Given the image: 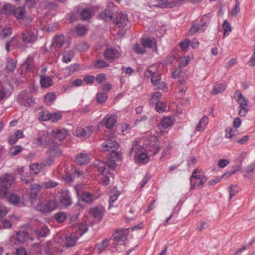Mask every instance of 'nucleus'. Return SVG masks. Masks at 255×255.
<instances>
[{
  "instance_id": "1",
  "label": "nucleus",
  "mask_w": 255,
  "mask_h": 255,
  "mask_svg": "<svg viewBox=\"0 0 255 255\" xmlns=\"http://www.w3.org/2000/svg\"><path fill=\"white\" fill-rule=\"evenodd\" d=\"M160 150L159 140L157 136L151 135L147 138L144 145H139L136 140L132 142V146L130 150L131 154L135 152L133 159L136 163L145 164L149 161V155H156Z\"/></svg>"
},
{
  "instance_id": "2",
  "label": "nucleus",
  "mask_w": 255,
  "mask_h": 255,
  "mask_svg": "<svg viewBox=\"0 0 255 255\" xmlns=\"http://www.w3.org/2000/svg\"><path fill=\"white\" fill-rule=\"evenodd\" d=\"M36 143L41 146L49 147L48 154L53 156H57L61 154V150L57 143L52 139L51 131L40 132L35 139Z\"/></svg>"
},
{
  "instance_id": "3",
  "label": "nucleus",
  "mask_w": 255,
  "mask_h": 255,
  "mask_svg": "<svg viewBox=\"0 0 255 255\" xmlns=\"http://www.w3.org/2000/svg\"><path fill=\"white\" fill-rule=\"evenodd\" d=\"M128 235V229L118 230L114 234L112 237L114 238V246L116 250H122L125 249Z\"/></svg>"
},
{
  "instance_id": "4",
  "label": "nucleus",
  "mask_w": 255,
  "mask_h": 255,
  "mask_svg": "<svg viewBox=\"0 0 255 255\" xmlns=\"http://www.w3.org/2000/svg\"><path fill=\"white\" fill-rule=\"evenodd\" d=\"M162 65L159 63H155L148 67L144 72L147 77H150L151 82L153 85H156L159 80H161V74L159 73Z\"/></svg>"
},
{
  "instance_id": "5",
  "label": "nucleus",
  "mask_w": 255,
  "mask_h": 255,
  "mask_svg": "<svg viewBox=\"0 0 255 255\" xmlns=\"http://www.w3.org/2000/svg\"><path fill=\"white\" fill-rule=\"evenodd\" d=\"M206 181V176L201 174L196 169L194 171L190 178L191 188L200 189Z\"/></svg>"
},
{
  "instance_id": "6",
  "label": "nucleus",
  "mask_w": 255,
  "mask_h": 255,
  "mask_svg": "<svg viewBox=\"0 0 255 255\" xmlns=\"http://www.w3.org/2000/svg\"><path fill=\"white\" fill-rule=\"evenodd\" d=\"M13 177L11 174H5L0 177V196L3 197L8 193L11 186Z\"/></svg>"
},
{
  "instance_id": "7",
  "label": "nucleus",
  "mask_w": 255,
  "mask_h": 255,
  "mask_svg": "<svg viewBox=\"0 0 255 255\" xmlns=\"http://www.w3.org/2000/svg\"><path fill=\"white\" fill-rule=\"evenodd\" d=\"M211 19L209 14H205L201 19V23L193 24L188 31V34L192 35L197 32H203L208 26Z\"/></svg>"
},
{
  "instance_id": "8",
  "label": "nucleus",
  "mask_w": 255,
  "mask_h": 255,
  "mask_svg": "<svg viewBox=\"0 0 255 255\" xmlns=\"http://www.w3.org/2000/svg\"><path fill=\"white\" fill-rule=\"evenodd\" d=\"M94 165L97 168L98 171L101 173L100 181L104 185H107L109 184V176L107 174H110L109 167L106 166V164L104 162L97 161Z\"/></svg>"
},
{
  "instance_id": "9",
  "label": "nucleus",
  "mask_w": 255,
  "mask_h": 255,
  "mask_svg": "<svg viewBox=\"0 0 255 255\" xmlns=\"http://www.w3.org/2000/svg\"><path fill=\"white\" fill-rule=\"evenodd\" d=\"M56 201L52 200L44 202L39 201L36 206V209L41 212L48 213L56 209Z\"/></svg>"
},
{
  "instance_id": "10",
  "label": "nucleus",
  "mask_w": 255,
  "mask_h": 255,
  "mask_svg": "<svg viewBox=\"0 0 255 255\" xmlns=\"http://www.w3.org/2000/svg\"><path fill=\"white\" fill-rule=\"evenodd\" d=\"M128 19L127 14L119 13L116 18V26L120 29V34H124L128 27Z\"/></svg>"
},
{
  "instance_id": "11",
  "label": "nucleus",
  "mask_w": 255,
  "mask_h": 255,
  "mask_svg": "<svg viewBox=\"0 0 255 255\" xmlns=\"http://www.w3.org/2000/svg\"><path fill=\"white\" fill-rule=\"evenodd\" d=\"M18 103L25 107H31L34 104V100L26 91L20 92L17 97Z\"/></svg>"
},
{
  "instance_id": "12",
  "label": "nucleus",
  "mask_w": 255,
  "mask_h": 255,
  "mask_svg": "<svg viewBox=\"0 0 255 255\" xmlns=\"http://www.w3.org/2000/svg\"><path fill=\"white\" fill-rule=\"evenodd\" d=\"M93 129L92 126L87 127L85 128L79 127L75 129V135L78 137L86 139L92 134Z\"/></svg>"
},
{
  "instance_id": "13",
  "label": "nucleus",
  "mask_w": 255,
  "mask_h": 255,
  "mask_svg": "<svg viewBox=\"0 0 255 255\" xmlns=\"http://www.w3.org/2000/svg\"><path fill=\"white\" fill-rule=\"evenodd\" d=\"M51 135L55 139L62 141L69 137V132L65 128H56L51 130Z\"/></svg>"
},
{
  "instance_id": "14",
  "label": "nucleus",
  "mask_w": 255,
  "mask_h": 255,
  "mask_svg": "<svg viewBox=\"0 0 255 255\" xmlns=\"http://www.w3.org/2000/svg\"><path fill=\"white\" fill-rule=\"evenodd\" d=\"M120 158L121 154L117 150L111 151L110 159L105 163L107 167L114 169L116 166V161L119 160Z\"/></svg>"
},
{
  "instance_id": "15",
  "label": "nucleus",
  "mask_w": 255,
  "mask_h": 255,
  "mask_svg": "<svg viewBox=\"0 0 255 255\" xmlns=\"http://www.w3.org/2000/svg\"><path fill=\"white\" fill-rule=\"evenodd\" d=\"M121 54L120 50L115 48L107 49L105 52V58L111 61L114 62L119 58Z\"/></svg>"
},
{
  "instance_id": "16",
  "label": "nucleus",
  "mask_w": 255,
  "mask_h": 255,
  "mask_svg": "<svg viewBox=\"0 0 255 255\" xmlns=\"http://www.w3.org/2000/svg\"><path fill=\"white\" fill-rule=\"evenodd\" d=\"M117 117L116 115H107L102 121L105 127L108 129H112L117 123Z\"/></svg>"
},
{
  "instance_id": "17",
  "label": "nucleus",
  "mask_w": 255,
  "mask_h": 255,
  "mask_svg": "<svg viewBox=\"0 0 255 255\" xmlns=\"http://www.w3.org/2000/svg\"><path fill=\"white\" fill-rule=\"evenodd\" d=\"M102 145L104 150L109 151L117 150L119 146L118 142L113 139H107Z\"/></svg>"
},
{
  "instance_id": "18",
  "label": "nucleus",
  "mask_w": 255,
  "mask_h": 255,
  "mask_svg": "<svg viewBox=\"0 0 255 255\" xmlns=\"http://www.w3.org/2000/svg\"><path fill=\"white\" fill-rule=\"evenodd\" d=\"M171 76L173 78H179V82L181 84H184L187 79V76L181 68H177L172 72Z\"/></svg>"
},
{
  "instance_id": "19",
  "label": "nucleus",
  "mask_w": 255,
  "mask_h": 255,
  "mask_svg": "<svg viewBox=\"0 0 255 255\" xmlns=\"http://www.w3.org/2000/svg\"><path fill=\"white\" fill-rule=\"evenodd\" d=\"M142 45L144 48H150L157 51L156 40L155 38H144L142 39Z\"/></svg>"
},
{
  "instance_id": "20",
  "label": "nucleus",
  "mask_w": 255,
  "mask_h": 255,
  "mask_svg": "<svg viewBox=\"0 0 255 255\" xmlns=\"http://www.w3.org/2000/svg\"><path fill=\"white\" fill-rule=\"evenodd\" d=\"M61 204L64 206H68L71 204L72 200L69 192L66 190L62 191V194L60 198Z\"/></svg>"
},
{
  "instance_id": "21",
  "label": "nucleus",
  "mask_w": 255,
  "mask_h": 255,
  "mask_svg": "<svg viewBox=\"0 0 255 255\" xmlns=\"http://www.w3.org/2000/svg\"><path fill=\"white\" fill-rule=\"evenodd\" d=\"M234 98L240 107H248V100L244 97L239 91H236Z\"/></svg>"
},
{
  "instance_id": "22",
  "label": "nucleus",
  "mask_w": 255,
  "mask_h": 255,
  "mask_svg": "<svg viewBox=\"0 0 255 255\" xmlns=\"http://www.w3.org/2000/svg\"><path fill=\"white\" fill-rule=\"evenodd\" d=\"M104 211V208L102 206L96 207L91 209L93 217L98 221L102 218Z\"/></svg>"
},
{
  "instance_id": "23",
  "label": "nucleus",
  "mask_w": 255,
  "mask_h": 255,
  "mask_svg": "<svg viewBox=\"0 0 255 255\" xmlns=\"http://www.w3.org/2000/svg\"><path fill=\"white\" fill-rule=\"evenodd\" d=\"M36 38L35 34L29 30L26 31L22 35L23 41L27 43L34 42Z\"/></svg>"
},
{
  "instance_id": "24",
  "label": "nucleus",
  "mask_w": 255,
  "mask_h": 255,
  "mask_svg": "<svg viewBox=\"0 0 255 255\" xmlns=\"http://www.w3.org/2000/svg\"><path fill=\"white\" fill-rule=\"evenodd\" d=\"M66 43L65 37L63 34L57 35L54 37L53 44L57 47H62Z\"/></svg>"
},
{
  "instance_id": "25",
  "label": "nucleus",
  "mask_w": 255,
  "mask_h": 255,
  "mask_svg": "<svg viewBox=\"0 0 255 255\" xmlns=\"http://www.w3.org/2000/svg\"><path fill=\"white\" fill-rule=\"evenodd\" d=\"M174 123V120L173 118L166 117L162 119L160 121V124L162 128L164 129L170 128Z\"/></svg>"
},
{
  "instance_id": "26",
  "label": "nucleus",
  "mask_w": 255,
  "mask_h": 255,
  "mask_svg": "<svg viewBox=\"0 0 255 255\" xmlns=\"http://www.w3.org/2000/svg\"><path fill=\"white\" fill-rule=\"evenodd\" d=\"M109 245V240L108 239L104 240L101 243H98L94 248V251L98 254L101 253L104 251Z\"/></svg>"
},
{
  "instance_id": "27",
  "label": "nucleus",
  "mask_w": 255,
  "mask_h": 255,
  "mask_svg": "<svg viewBox=\"0 0 255 255\" xmlns=\"http://www.w3.org/2000/svg\"><path fill=\"white\" fill-rule=\"evenodd\" d=\"M76 160L79 164L84 165L88 163L90 159L87 153H81L76 156Z\"/></svg>"
},
{
  "instance_id": "28",
  "label": "nucleus",
  "mask_w": 255,
  "mask_h": 255,
  "mask_svg": "<svg viewBox=\"0 0 255 255\" xmlns=\"http://www.w3.org/2000/svg\"><path fill=\"white\" fill-rule=\"evenodd\" d=\"M88 231L87 225L85 224L80 223L75 227L76 236L81 237Z\"/></svg>"
},
{
  "instance_id": "29",
  "label": "nucleus",
  "mask_w": 255,
  "mask_h": 255,
  "mask_svg": "<svg viewBox=\"0 0 255 255\" xmlns=\"http://www.w3.org/2000/svg\"><path fill=\"white\" fill-rule=\"evenodd\" d=\"M208 122L209 120L207 117L204 116L202 117L196 126V130L199 131H203L206 128Z\"/></svg>"
},
{
  "instance_id": "30",
  "label": "nucleus",
  "mask_w": 255,
  "mask_h": 255,
  "mask_svg": "<svg viewBox=\"0 0 255 255\" xmlns=\"http://www.w3.org/2000/svg\"><path fill=\"white\" fill-rule=\"evenodd\" d=\"M40 83L42 88H47L52 85V81L51 79L48 76L45 75L41 76Z\"/></svg>"
},
{
  "instance_id": "31",
  "label": "nucleus",
  "mask_w": 255,
  "mask_h": 255,
  "mask_svg": "<svg viewBox=\"0 0 255 255\" xmlns=\"http://www.w3.org/2000/svg\"><path fill=\"white\" fill-rule=\"evenodd\" d=\"M42 188L41 185L37 184H34L31 185L29 197L31 199H34L37 196L40 189Z\"/></svg>"
},
{
  "instance_id": "32",
  "label": "nucleus",
  "mask_w": 255,
  "mask_h": 255,
  "mask_svg": "<svg viewBox=\"0 0 255 255\" xmlns=\"http://www.w3.org/2000/svg\"><path fill=\"white\" fill-rule=\"evenodd\" d=\"M120 195L119 192L117 188L114 187L109 193V204L110 207L112 206V204L116 201Z\"/></svg>"
},
{
  "instance_id": "33",
  "label": "nucleus",
  "mask_w": 255,
  "mask_h": 255,
  "mask_svg": "<svg viewBox=\"0 0 255 255\" xmlns=\"http://www.w3.org/2000/svg\"><path fill=\"white\" fill-rule=\"evenodd\" d=\"M74 53L72 50H68L63 52L62 61L66 63H69L71 61L74 57Z\"/></svg>"
},
{
  "instance_id": "34",
  "label": "nucleus",
  "mask_w": 255,
  "mask_h": 255,
  "mask_svg": "<svg viewBox=\"0 0 255 255\" xmlns=\"http://www.w3.org/2000/svg\"><path fill=\"white\" fill-rule=\"evenodd\" d=\"M225 90V86L221 83H216L213 86L212 94L217 95L223 93Z\"/></svg>"
},
{
  "instance_id": "35",
  "label": "nucleus",
  "mask_w": 255,
  "mask_h": 255,
  "mask_svg": "<svg viewBox=\"0 0 255 255\" xmlns=\"http://www.w3.org/2000/svg\"><path fill=\"white\" fill-rule=\"evenodd\" d=\"M44 169V165L43 164L34 163L30 166L31 172L35 174H38L41 171Z\"/></svg>"
},
{
  "instance_id": "36",
  "label": "nucleus",
  "mask_w": 255,
  "mask_h": 255,
  "mask_svg": "<svg viewBox=\"0 0 255 255\" xmlns=\"http://www.w3.org/2000/svg\"><path fill=\"white\" fill-rule=\"evenodd\" d=\"M78 238L79 237H77L76 235L74 236L73 235H70L69 236L66 237V246L70 247L75 246Z\"/></svg>"
},
{
  "instance_id": "37",
  "label": "nucleus",
  "mask_w": 255,
  "mask_h": 255,
  "mask_svg": "<svg viewBox=\"0 0 255 255\" xmlns=\"http://www.w3.org/2000/svg\"><path fill=\"white\" fill-rule=\"evenodd\" d=\"M161 93L159 92L154 93L149 99V104L151 105L161 102L160 100L161 98Z\"/></svg>"
},
{
  "instance_id": "38",
  "label": "nucleus",
  "mask_w": 255,
  "mask_h": 255,
  "mask_svg": "<svg viewBox=\"0 0 255 255\" xmlns=\"http://www.w3.org/2000/svg\"><path fill=\"white\" fill-rule=\"evenodd\" d=\"M16 65V61L11 59L10 58H7L6 64V69L8 72H13Z\"/></svg>"
},
{
  "instance_id": "39",
  "label": "nucleus",
  "mask_w": 255,
  "mask_h": 255,
  "mask_svg": "<svg viewBox=\"0 0 255 255\" xmlns=\"http://www.w3.org/2000/svg\"><path fill=\"white\" fill-rule=\"evenodd\" d=\"M50 112L47 110H44L38 113V119L41 121H49Z\"/></svg>"
},
{
  "instance_id": "40",
  "label": "nucleus",
  "mask_w": 255,
  "mask_h": 255,
  "mask_svg": "<svg viewBox=\"0 0 255 255\" xmlns=\"http://www.w3.org/2000/svg\"><path fill=\"white\" fill-rule=\"evenodd\" d=\"M28 239L27 233L25 232H18L16 234V240L19 243H23Z\"/></svg>"
},
{
  "instance_id": "41",
  "label": "nucleus",
  "mask_w": 255,
  "mask_h": 255,
  "mask_svg": "<svg viewBox=\"0 0 255 255\" xmlns=\"http://www.w3.org/2000/svg\"><path fill=\"white\" fill-rule=\"evenodd\" d=\"M10 95V92L6 88L0 87V101L7 98Z\"/></svg>"
},
{
  "instance_id": "42",
  "label": "nucleus",
  "mask_w": 255,
  "mask_h": 255,
  "mask_svg": "<svg viewBox=\"0 0 255 255\" xmlns=\"http://www.w3.org/2000/svg\"><path fill=\"white\" fill-rule=\"evenodd\" d=\"M13 14L17 19L22 18L25 14V9L22 7H18L13 11Z\"/></svg>"
},
{
  "instance_id": "43",
  "label": "nucleus",
  "mask_w": 255,
  "mask_h": 255,
  "mask_svg": "<svg viewBox=\"0 0 255 255\" xmlns=\"http://www.w3.org/2000/svg\"><path fill=\"white\" fill-rule=\"evenodd\" d=\"M240 12V3L238 0L235 1V4L230 11V14L233 17H236Z\"/></svg>"
},
{
  "instance_id": "44",
  "label": "nucleus",
  "mask_w": 255,
  "mask_h": 255,
  "mask_svg": "<svg viewBox=\"0 0 255 255\" xmlns=\"http://www.w3.org/2000/svg\"><path fill=\"white\" fill-rule=\"evenodd\" d=\"M223 27L224 29V37H225L228 36L229 32L232 31V26L227 20H224L223 23Z\"/></svg>"
},
{
  "instance_id": "45",
  "label": "nucleus",
  "mask_w": 255,
  "mask_h": 255,
  "mask_svg": "<svg viewBox=\"0 0 255 255\" xmlns=\"http://www.w3.org/2000/svg\"><path fill=\"white\" fill-rule=\"evenodd\" d=\"M238 133V131L236 129L228 128L225 130V136L227 138H232L234 136L236 135Z\"/></svg>"
},
{
  "instance_id": "46",
  "label": "nucleus",
  "mask_w": 255,
  "mask_h": 255,
  "mask_svg": "<svg viewBox=\"0 0 255 255\" xmlns=\"http://www.w3.org/2000/svg\"><path fill=\"white\" fill-rule=\"evenodd\" d=\"M55 95L53 93H49L44 96V102L47 105H50L54 101Z\"/></svg>"
},
{
  "instance_id": "47",
  "label": "nucleus",
  "mask_w": 255,
  "mask_h": 255,
  "mask_svg": "<svg viewBox=\"0 0 255 255\" xmlns=\"http://www.w3.org/2000/svg\"><path fill=\"white\" fill-rule=\"evenodd\" d=\"M81 199L82 201L86 203H90L94 199L92 195L88 192H85L82 193L81 195Z\"/></svg>"
},
{
  "instance_id": "48",
  "label": "nucleus",
  "mask_w": 255,
  "mask_h": 255,
  "mask_svg": "<svg viewBox=\"0 0 255 255\" xmlns=\"http://www.w3.org/2000/svg\"><path fill=\"white\" fill-rule=\"evenodd\" d=\"M109 64L104 60L98 59L95 61L94 68L101 69L108 67Z\"/></svg>"
},
{
  "instance_id": "49",
  "label": "nucleus",
  "mask_w": 255,
  "mask_h": 255,
  "mask_svg": "<svg viewBox=\"0 0 255 255\" xmlns=\"http://www.w3.org/2000/svg\"><path fill=\"white\" fill-rule=\"evenodd\" d=\"M230 189V199L235 196L240 191V188L237 185H232L229 187Z\"/></svg>"
},
{
  "instance_id": "50",
  "label": "nucleus",
  "mask_w": 255,
  "mask_h": 255,
  "mask_svg": "<svg viewBox=\"0 0 255 255\" xmlns=\"http://www.w3.org/2000/svg\"><path fill=\"white\" fill-rule=\"evenodd\" d=\"M156 105V110L159 113H162L164 112L166 109V104L163 102H160L155 104Z\"/></svg>"
},
{
  "instance_id": "51",
  "label": "nucleus",
  "mask_w": 255,
  "mask_h": 255,
  "mask_svg": "<svg viewBox=\"0 0 255 255\" xmlns=\"http://www.w3.org/2000/svg\"><path fill=\"white\" fill-rule=\"evenodd\" d=\"M62 118L61 113L59 112H55L53 113H50V121H51L53 122H56L58 121Z\"/></svg>"
},
{
  "instance_id": "52",
  "label": "nucleus",
  "mask_w": 255,
  "mask_h": 255,
  "mask_svg": "<svg viewBox=\"0 0 255 255\" xmlns=\"http://www.w3.org/2000/svg\"><path fill=\"white\" fill-rule=\"evenodd\" d=\"M22 150V147L20 145L14 146L9 149V153L11 155H16Z\"/></svg>"
},
{
  "instance_id": "53",
  "label": "nucleus",
  "mask_w": 255,
  "mask_h": 255,
  "mask_svg": "<svg viewBox=\"0 0 255 255\" xmlns=\"http://www.w3.org/2000/svg\"><path fill=\"white\" fill-rule=\"evenodd\" d=\"M156 1L157 3L155 6L161 8L168 7L170 5L169 0H156Z\"/></svg>"
},
{
  "instance_id": "54",
  "label": "nucleus",
  "mask_w": 255,
  "mask_h": 255,
  "mask_svg": "<svg viewBox=\"0 0 255 255\" xmlns=\"http://www.w3.org/2000/svg\"><path fill=\"white\" fill-rule=\"evenodd\" d=\"M86 27L82 25L79 24L76 27V32L78 35H83L86 32Z\"/></svg>"
},
{
  "instance_id": "55",
  "label": "nucleus",
  "mask_w": 255,
  "mask_h": 255,
  "mask_svg": "<svg viewBox=\"0 0 255 255\" xmlns=\"http://www.w3.org/2000/svg\"><path fill=\"white\" fill-rule=\"evenodd\" d=\"M58 185V183L53 181H49L45 182L41 184L42 188H51Z\"/></svg>"
},
{
  "instance_id": "56",
  "label": "nucleus",
  "mask_w": 255,
  "mask_h": 255,
  "mask_svg": "<svg viewBox=\"0 0 255 255\" xmlns=\"http://www.w3.org/2000/svg\"><path fill=\"white\" fill-rule=\"evenodd\" d=\"M108 98L106 93H100L97 95V100L99 103H102L105 102Z\"/></svg>"
},
{
  "instance_id": "57",
  "label": "nucleus",
  "mask_w": 255,
  "mask_h": 255,
  "mask_svg": "<svg viewBox=\"0 0 255 255\" xmlns=\"http://www.w3.org/2000/svg\"><path fill=\"white\" fill-rule=\"evenodd\" d=\"M12 5L10 4L6 3L3 6L2 12L8 15L12 12Z\"/></svg>"
},
{
  "instance_id": "58",
  "label": "nucleus",
  "mask_w": 255,
  "mask_h": 255,
  "mask_svg": "<svg viewBox=\"0 0 255 255\" xmlns=\"http://www.w3.org/2000/svg\"><path fill=\"white\" fill-rule=\"evenodd\" d=\"M190 61V58L189 56H183L179 59V67H184L186 66Z\"/></svg>"
},
{
  "instance_id": "59",
  "label": "nucleus",
  "mask_w": 255,
  "mask_h": 255,
  "mask_svg": "<svg viewBox=\"0 0 255 255\" xmlns=\"http://www.w3.org/2000/svg\"><path fill=\"white\" fill-rule=\"evenodd\" d=\"M33 61V57L32 56H28L26 61V68L27 70H32L34 68Z\"/></svg>"
},
{
  "instance_id": "60",
  "label": "nucleus",
  "mask_w": 255,
  "mask_h": 255,
  "mask_svg": "<svg viewBox=\"0 0 255 255\" xmlns=\"http://www.w3.org/2000/svg\"><path fill=\"white\" fill-rule=\"evenodd\" d=\"M79 69V65L78 64H71L65 70H68L69 73H74L78 71Z\"/></svg>"
},
{
  "instance_id": "61",
  "label": "nucleus",
  "mask_w": 255,
  "mask_h": 255,
  "mask_svg": "<svg viewBox=\"0 0 255 255\" xmlns=\"http://www.w3.org/2000/svg\"><path fill=\"white\" fill-rule=\"evenodd\" d=\"M12 32L11 29L10 28H6L0 32V37L4 38L11 35Z\"/></svg>"
},
{
  "instance_id": "62",
  "label": "nucleus",
  "mask_w": 255,
  "mask_h": 255,
  "mask_svg": "<svg viewBox=\"0 0 255 255\" xmlns=\"http://www.w3.org/2000/svg\"><path fill=\"white\" fill-rule=\"evenodd\" d=\"M133 50L135 52L139 54L144 53L145 51L144 47L138 43H136L134 45L133 47Z\"/></svg>"
},
{
  "instance_id": "63",
  "label": "nucleus",
  "mask_w": 255,
  "mask_h": 255,
  "mask_svg": "<svg viewBox=\"0 0 255 255\" xmlns=\"http://www.w3.org/2000/svg\"><path fill=\"white\" fill-rule=\"evenodd\" d=\"M66 218V214L63 212H59L55 215V218L58 222H64Z\"/></svg>"
},
{
  "instance_id": "64",
  "label": "nucleus",
  "mask_w": 255,
  "mask_h": 255,
  "mask_svg": "<svg viewBox=\"0 0 255 255\" xmlns=\"http://www.w3.org/2000/svg\"><path fill=\"white\" fill-rule=\"evenodd\" d=\"M81 15L83 19H87L91 17V12L88 8L83 9L81 11Z\"/></svg>"
}]
</instances>
